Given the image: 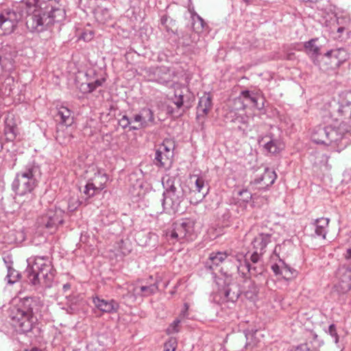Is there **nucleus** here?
<instances>
[{"label": "nucleus", "instance_id": "obj_1", "mask_svg": "<svg viewBox=\"0 0 351 351\" xmlns=\"http://www.w3.org/2000/svg\"><path fill=\"white\" fill-rule=\"evenodd\" d=\"M36 301L32 298H24L12 306L10 317L13 326L20 332H32L38 325V319L34 315Z\"/></svg>", "mask_w": 351, "mask_h": 351}, {"label": "nucleus", "instance_id": "obj_3", "mask_svg": "<svg viewBox=\"0 0 351 351\" xmlns=\"http://www.w3.org/2000/svg\"><path fill=\"white\" fill-rule=\"evenodd\" d=\"M351 134V125L342 122L338 127L331 125H319L315 127L311 133V138L317 144L330 145L337 144Z\"/></svg>", "mask_w": 351, "mask_h": 351}, {"label": "nucleus", "instance_id": "obj_25", "mask_svg": "<svg viewBox=\"0 0 351 351\" xmlns=\"http://www.w3.org/2000/svg\"><path fill=\"white\" fill-rule=\"evenodd\" d=\"M265 149L272 154L278 153L284 148L283 143L278 138H271L267 141L264 145Z\"/></svg>", "mask_w": 351, "mask_h": 351}, {"label": "nucleus", "instance_id": "obj_45", "mask_svg": "<svg viewBox=\"0 0 351 351\" xmlns=\"http://www.w3.org/2000/svg\"><path fill=\"white\" fill-rule=\"evenodd\" d=\"M66 311L69 314H74L79 311V307L76 304H71L67 307Z\"/></svg>", "mask_w": 351, "mask_h": 351}, {"label": "nucleus", "instance_id": "obj_29", "mask_svg": "<svg viewBox=\"0 0 351 351\" xmlns=\"http://www.w3.org/2000/svg\"><path fill=\"white\" fill-rule=\"evenodd\" d=\"M241 95L247 101H250L254 107L258 109H261L263 107V104L260 106L258 103V98L256 96L252 95L249 90H243L241 92Z\"/></svg>", "mask_w": 351, "mask_h": 351}, {"label": "nucleus", "instance_id": "obj_4", "mask_svg": "<svg viewBox=\"0 0 351 351\" xmlns=\"http://www.w3.org/2000/svg\"><path fill=\"white\" fill-rule=\"evenodd\" d=\"M162 186L165 191L160 213L165 210L179 212L180 204L184 198V190L180 180L176 177L165 176L162 178Z\"/></svg>", "mask_w": 351, "mask_h": 351}, {"label": "nucleus", "instance_id": "obj_31", "mask_svg": "<svg viewBox=\"0 0 351 351\" xmlns=\"http://www.w3.org/2000/svg\"><path fill=\"white\" fill-rule=\"evenodd\" d=\"M19 273L10 266L8 267L6 280L9 284H14L19 278Z\"/></svg>", "mask_w": 351, "mask_h": 351}, {"label": "nucleus", "instance_id": "obj_33", "mask_svg": "<svg viewBox=\"0 0 351 351\" xmlns=\"http://www.w3.org/2000/svg\"><path fill=\"white\" fill-rule=\"evenodd\" d=\"M173 101L174 104L176 106L178 109L181 108L182 106L185 108V109H189L190 106H184L183 95L181 93L178 94L175 93L174 98L173 99Z\"/></svg>", "mask_w": 351, "mask_h": 351}, {"label": "nucleus", "instance_id": "obj_36", "mask_svg": "<svg viewBox=\"0 0 351 351\" xmlns=\"http://www.w3.org/2000/svg\"><path fill=\"white\" fill-rule=\"evenodd\" d=\"M202 191H206V194L208 192V189L205 185V180L204 178L202 180V184H199L197 186H191L190 194L193 195V192L200 193Z\"/></svg>", "mask_w": 351, "mask_h": 351}, {"label": "nucleus", "instance_id": "obj_18", "mask_svg": "<svg viewBox=\"0 0 351 351\" xmlns=\"http://www.w3.org/2000/svg\"><path fill=\"white\" fill-rule=\"evenodd\" d=\"M155 74L156 75V81L162 84H167L174 76L173 73L166 66L156 68Z\"/></svg>", "mask_w": 351, "mask_h": 351}, {"label": "nucleus", "instance_id": "obj_19", "mask_svg": "<svg viewBox=\"0 0 351 351\" xmlns=\"http://www.w3.org/2000/svg\"><path fill=\"white\" fill-rule=\"evenodd\" d=\"M228 254L226 252H213L210 254L208 260L206 261V266L213 269L223 263L227 258Z\"/></svg>", "mask_w": 351, "mask_h": 351}, {"label": "nucleus", "instance_id": "obj_20", "mask_svg": "<svg viewBox=\"0 0 351 351\" xmlns=\"http://www.w3.org/2000/svg\"><path fill=\"white\" fill-rule=\"evenodd\" d=\"M270 242L271 235L269 234L261 233L254 239L252 245L255 250L264 253L265 248Z\"/></svg>", "mask_w": 351, "mask_h": 351}, {"label": "nucleus", "instance_id": "obj_28", "mask_svg": "<svg viewBox=\"0 0 351 351\" xmlns=\"http://www.w3.org/2000/svg\"><path fill=\"white\" fill-rule=\"evenodd\" d=\"M97 19L103 23L108 22L111 19L110 10L108 8H102L96 12Z\"/></svg>", "mask_w": 351, "mask_h": 351}, {"label": "nucleus", "instance_id": "obj_51", "mask_svg": "<svg viewBox=\"0 0 351 351\" xmlns=\"http://www.w3.org/2000/svg\"><path fill=\"white\" fill-rule=\"evenodd\" d=\"M121 252L123 254L126 255L130 252V249L129 248H124L121 246H120Z\"/></svg>", "mask_w": 351, "mask_h": 351}, {"label": "nucleus", "instance_id": "obj_42", "mask_svg": "<svg viewBox=\"0 0 351 351\" xmlns=\"http://www.w3.org/2000/svg\"><path fill=\"white\" fill-rule=\"evenodd\" d=\"M132 123V121L129 119V117L126 115H123L121 119L119 121V124L120 126H121L123 128H128L130 123Z\"/></svg>", "mask_w": 351, "mask_h": 351}, {"label": "nucleus", "instance_id": "obj_26", "mask_svg": "<svg viewBox=\"0 0 351 351\" xmlns=\"http://www.w3.org/2000/svg\"><path fill=\"white\" fill-rule=\"evenodd\" d=\"M191 19L193 30L197 33L202 32L206 25L204 19L195 12L191 13Z\"/></svg>", "mask_w": 351, "mask_h": 351}, {"label": "nucleus", "instance_id": "obj_43", "mask_svg": "<svg viewBox=\"0 0 351 351\" xmlns=\"http://www.w3.org/2000/svg\"><path fill=\"white\" fill-rule=\"evenodd\" d=\"M80 203L77 199H75L73 198L70 199L68 204V209L70 212H73L77 209Z\"/></svg>", "mask_w": 351, "mask_h": 351}, {"label": "nucleus", "instance_id": "obj_11", "mask_svg": "<svg viewBox=\"0 0 351 351\" xmlns=\"http://www.w3.org/2000/svg\"><path fill=\"white\" fill-rule=\"evenodd\" d=\"M133 121L138 123V126H131L130 130L146 128L155 124V119L152 110L147 108H142L138 113L133 117Z\"/></svg>", "mask_w": 351, "mask_h": 351}, {"label": "nucleus", "instance_id": "obj_55", "mask_svg": "<svg viewBox=\"0 0 351 351\" xmlns=\"http://www.w3.org/2000/svg\"><path fill=\"white\" fill-rule=\"evenodd\" d=\"M24 351H42V350H39V349H38V348H32V349H31V350H25Z\"/></svg>", "mask_w": 351, "mask_h": 351}, {"label": "nucleus", "instance_id": "obj_34", "mask_svg": "<svg viewBox=\"0 0 351 351\" xmlns=\"http://www.w3.org/2000/svg\"><path fill=\"white\" fill-rule=\"evenodd\" d=\"M295 270L292 269L289 265L285 264L283 261L281 262V272L282 276L285 278H289L293 274Z\"/></svg>", "mask_w": 351, "mask_h": 351}, {"label": "nucleus", "instance_id": "obj_9", "mask_svg": "<svg viewBox=\"0 0 351 351\" xmlns=\"http://www.w3.org/2000/svg\"><path fill=\"white\" fill-rule=\"evenodd\" d=\"M64 214V212L61 208H51L39 218L38 223L40 226L45 227L52 232L58 225L63 223Z\"/></svg>", "mask_w": 351, "mask_h": 351}, {"label": "nucleus", "instance_id": "obj_53", "mask_svg": "<svg viewBox=\"0 0 351 351\" xmlns=\"http://www.w3.org/2000/svg\"><path fill=\"white\" fill-rule=\"evenodd\" d=\"M70 288H71V285H70L69 283H66V284H64V285H63V287H62L63 291H64V292H66L68 290H69V289H70Z\"/></svg>", "mask_w": 351, "mask_h": 351}, {"label": "nucleus", "instance_id": "obj_5", "mask_svg": "<svg viewBox=\"0 0 351 351\" xmlns=\"http://www.w3.org/2000/svg\"><path fill=\"white\" fill-rule=\"evenodd\" d=\"M38 168L33 165H28L16 173L12 184V190L16 195L23 196L30 194L38 184L36 178Z\"/></svg>", "mask_w": 351, "mask_h": 351}, {"label": "nucleus", "instance_id": "obj_8", "mask_svg": "<svg viewBox=\"0 0 351 351\" xmlns=\"http://www.w3.org/2000/svg\"><path fill=\"white\" fill-rule=\"evenodd\" d=\"M348 59V53L343 48L327 51L322 58L320 67L324 71H335Z\"/></svg>", "mask_w": 351, "mask_h": 351}, {"label": "nucleus", "instance_id": "obj_58", "mask_svg": "<svg viewBox=\"0 0 351 351\" xmlns=\"http://www.w3.org/2000/svg\"><path fill=\"white\" fill-rule=\"evenodd\" d=\"M121 245H126V243H124V241H121Z\"/></svg>", "mask_w": 351, "mask_h": 351}, {"label": "nucleus", "instance_id": "obj_40", "mask_svg": "<svg viewBox=\"0 0 351 351\" xmlns=\"http://www.w3.org/2000/svg\"><path fill=\"white\" fill-rule=\"evenodd\" d=\"M240 199L244 202H248L252 199V193L247 190H242L239 193Z\"/></svg>", "mask_w": 351, "mask_h": 351}, {"label": "nucleus", "instance_id": "obj_21", "mask_svg": "<svg viewBox=\"0 0 351 351\" xmlns=\"http://www.w3.org/2000/svg\"><path fill=\"white\" fill-rule=\"evenodd\" d=\"M57 117L60 118V123L65 126H70L73 123V112L67 107L60 106Z\"/></svg>", "mask_w": 351, "mask_h": 351}, {"label": "nucleus", "instance_id": "obj_17", "mask_svg": "<svg viewBox=\"0 0 351 351\" xmlns=\"http://www.w3.org/2000/svg\"><path fill=\"white\" fill-rule=\"evenodd\" d=\"M329 221L330 219L328 218L324 217H321L314 220L313 225L315 228V234L316 236L320 237L324 239H326Z\"/></svg>", "mask_w": 351, "mask_h": 351}, {"label": "nucleus", "instance_id": "obj_50", "mask_svg": "<svg viewBox=\"0 0 351 351\" xmlns=\"http://www.w3.org/2000/svg\"><path fill=\"white\" fill-rule=\"evenodd\" d=\"M344 257L347 261H351V248H348L344 254Z\"/></svg>", "mask_w": 351, "mask_h": 351}, {"label": "nucleus", "instance_id": "obj_57", "mask_svg": "<svg viewBox=\"0 0 351 351\" xmlns=\"http://www.w3.org/2000/svg\"><path fill=\"white\" fill-rule=\"evenodd\" d=\"M245 2H247V3H249L252 0H243Z\"/></svg>", "mask_w": 351, "mask_h": 351}, {"label": "nucleus", "instance_id": "obj_13", "mask_svg": "<svg viewBox=\"0 0 351 351\" xmlns=\"http://www.w3.org/2000/svg\"><path fill=\"white\" fill-rule=\"evenodd\" d=\"M93 302L103 313H114L119 308V303L114 300H107L96 296L93 298Z\"/></svg>", "mask_w": 351, "mask_h": 351}, {"label": "nucleus", "instance_id": "obj_44", "mask_svg": "<svg viewBox=\"0 0 351 351\" xmlns=\"http://www.w3.org/2000/svg\"><path fill=\"white\" fill-rule=\"evenodd\" d=\"M203 178L197 176L196 175H193L191 177V182H194V185L191 186H197L199 184H202V180Z\"/></svg>", "mask_w": 351, "mask_h": 351}, {"label": "nucleus", "instance_id": "obj_54", "mask_svg": "<svg viewBox=\"0 0 351 351\" xmlns=\"http://www.w3.org/2000/svg\"><path fill=\"white\" fill-rule=\"evenodd\" d=\"M344 29H345V27H343V26H341V27L337 28V31L338 33L341 34V33H342L344 31Z\"/></svg>", "mask_w": 351, "mask_h": 351}, {"label": "nucleus", "instance_id": "obj_41", "mask_svg": "<svg viewBox=\"0 0 351 351\" xmlns=\"http://www.w3.org/2000/svg\"><path fill=\"white\" fill-rule=\"evenodd\" d=\"M167 143H162L157 149L158 151H161V152H163L164 154L167 155L168 153L170 154V157H173V152L171 151V148L167 145Z\"/></svg>", "mask_w": 351, "mask_h": 351}, {"label": "nucleus", "instance_id": "obj_48", "mask_svg": "<svg viewBox=\"0 0 351 351\" xmlns=\"http://www.w3.org/2000/svg\"><path fill=\"white\" fill-rule=\"evenodd\" d=\"M189 309V305L185 303L184 305V309L181 311L180 314V317L182 318V317H187V311Z\"/></svg>", "mask_w": 351, "mask_h": 351}, {"label": "nucleus", "instance_id": "obj_49", "mask_svg": "<svg viewBox=\"0 0 351 351\" xmlns=\"http://www.w3.org/2000/svg\"><path fill=\"white\" fill-rule=\"evenodd\" d=\"M82 38L86 41L90 40L93 38V34L91 32L88 33L85 32L82 34Z\"/></svg>", "mask_w": 351, "mask_h": 351}, {"label": "nucleus", "instance_id": "obj_32", "mask_svg": "<svg viewBox=\"0 0 351 351\" xmlns=\"http://www.w3.org/2000/svg\"><path fill=\"white\" fill-rule=\"evenodd\" d=\"M190 195V202L192 204H197L198 203L202 202L206 195V191H202L200 193L193 192V195Z\"/></svg>", "mask_w": 351, "mask_h": 351}, {"label": "nucleus", "instance_id": "obj_47", "mask_svg": "<svg viewBox=\"0 0 351 351\" xmlns=\"http://www.w3.org/2000/svg\"><path fill=\"white\" fill-rule=\"evenodd\" d=\"M168 21H169V18L166 15L162 16L160 19V24L167 29V31H169L168 25H167Z\"/></svg>", "mask_w": 351, "mask_h": 351}, {"label": "nucleus", "instance_id": "obj_22", "mask_svg": "<svg viewBox=\"0 0 351 351\" xmlns=\"http://www.w3.org/2000/svg\"><path fill=\"white\" fill-rule=\"evenodd\" d=\"M224 300L234 303L239 297L240 291L235 284L228 285L223 291Z\"/></svg>", "mask_w": 351, "mask_h": 351}, {"label": "nucleus", "instance_id": "obj_30", "mask_svg": "<svg viewBox=\"0 0 351 351\" xmlns=\"http://www.w3.org/2000/svg\"><path fill=\"white\" fill-rule=\"evenodd\" d=\"M264 253L254 250V252L251 254L250 256V261L252 266H259L261 265V267L263 268V254Z\"/></svg>", "mask_w": 351, "mask_h": 351}, {"label": "nucleus", "instance_id": "obj_10", "mask_svg": "<svg viewBox=\"0 0 351 351\" xmlns=\"http://www.w3.org/2000/svg\"><path fill=\"white\" fill-rule=\"evenodd\" d=\"M19 20L18 14L12 10H5L0 14V29L3 34H9L13 32Z\"/></svg>", "mask_w": 351, "mask_h": 351}, {"label": "nucleus", "instance_id": "obj_46", "mask_svg": "<svg viewBox=\"0 0 351 351\" xmlns=\"http://www.w3.org/2000/svg\"><path fill=\"white\" fill-rule=\"evenodd\" d=\"M281 262H282V261H280V264H274V265L271 266V269H272L273 272H274L276 275H281V276H282V272H281Z\"/></svg>", "mask_w": 351, "mask_h": 351}, {"label": "nucleus", "instance_id": "obj_23", "mask_svg": "<svg viewBox=\"0 0 351 351\" xmlns=\"http://www.w3.org/2000/svg\"><path fill=\"white\" fill-rule=\"evenodd\" d=\"M171 158L169 153L166 155L161 152V151L156 150L154 162L158 167L169 168L171 164Z\"/></svg>", "mask_w": 351, "mask_h": 351}, {"label": "nucleus", "instance_id": "obj_14", "mask_svg": "<svg viewBox=\"0 0 351 351\" xmlns=\"http://www.w3.org/2000/svg\"><path fill=\"white\" fill-rule=\"evenodd\" d=\"M241 256L243 259L241 260L239 258H237L239 263L237 267L238 271L243 276H245L247 274H250L252 275H257L263 272V268L261 267V265L259 266H252V265L250 263V262H249L245 256Z\"/></svg>", "mask_w": 351, "mask_h": 351}, {"label": "nucleus", "instance_id": "obj_56", "mask_svg": "<svg viewBox=\"0 0 351 351\" xmlns=\"http://www.w3.org/2000/svg\"><path fill=\"white\" fill-rule=\"evenodd\" d=\"M337 20V24H338V25H341V24L342 23L340 21V20H341V19H340V18H339V17H338Z\"/></svg>", "mask_w": 351, "mask_h": 351}, {"label": "nucleus", "instance_id": "obj_52", "mask_svg": "<svg viewBox=\"0 0 351 351\" xmlns=\"http://www.w3.org/2000/svg\"><path fill=\"white\" fill-rule=\"evenodd\" d=\"M8 130H9V133H8V132H6V134H10V135H11V136H10L9 138H15V134H14V129H13V128H10L8 129Z\"/></svg>", "mask_w": 351, "mask_h": 351}, {"label": "nucleus", "instance_id": "obj_16", "mask_svg": "<svg viewBox=\"0 0 351 351\" xmlns=\"http://www.w3.org/2000/svg\"><path fill=\"white\" fill-rule=\"evenodd\" d=\"M338 287L339 291L342 293H346L351 289V268L348 267L341 272Z\"/></svg>", "mask_w": 351, "mask_h": 351}, {"label": "nucleus", "instance_id": "obj_35", "mask_svg": "<svg viewBox=\"0 0 351 351\" xmlns=\"http://www.w3.org/2000/svg\"><path fill=\"white\" fill-rule=\"evenodd\" d=\"M180 323V319L179 318L176 319L170 324V326L167 328V332L169 335L173 334L178 332L179 331V325Z\"/></svg>", "mask_w": 351, "mask_h": 351}, {"label": "nucleus", "instance_id": "obj_7", "mask_svg": "<svg viewBox=\"0 0 351 351\" xmlns=\"http://www.w3.org/2000/svg\"><path fill=\"white\" fill-rule=\"evenodd\" d=\"M87 182L83 193L88 197H93L105 187L108 177L104 170L97 167H91L86 172Z\"/></svg>", "mask_w": 351, "mask_h": 351}, {"label": "nucleus", "instance_id": "obj_39", "mask_svg": "<svg viewBox=\"0 0 351 351\" xmlns=\"http://www.w3.org/2000/svg\"><path fill=\"white\" fill-rule=\"evenodd\" d=\"M104 82V79H101V80H96L93 82H88L87 84V86L88 88V92L93 91L97 87L101 86V84Z\"/></svg>", "mask_w": 351, "mask_h": 351}, {"label": "nucleus", "instance_id": "obj_27", "mask_svg": "<svg viewBox=\"0 0 351 351\" xmlns=\"http://www.w3.org/2000/svg\"><path fill=\"white\" fill-rule=\"evenodd\" d=\"M317 40V38H313L304 43V47L306 53L312 56H317L319 54L320 48L315 45Z\"/></svg>", "mask_w": 351, "mask_h": 351}, {"label": "nucleus", "instance_id": "obj_6", "mask_svg": "<svg viewBox=\"0 0 351 351\" xmlns=\"http://www.w3.org/2000/svg\"><path fill=\"white\" fill-rule=\"evenodd\" d=\"M195 224V221L191 219L177 221L167 230L166 237L173 243L193 241L197 237Z\"/></svg>", "mask_w": 351, "mask_h": 351}, {"label": "nucleus", "instance_id": "obj_37", "mask_svg": "<svg viewBox=\"0 0 351 351\" xmlns=\"http://www.w3.org/2000/svg\"><path fill=\"white\" fill-rule=\"evenodd\" d=\"M327 332L333 338L335 343L339 342V335L337 330V327L335 324H330L328 327Z\"/></svg>", "mask_w": 351, "mask_h": 351}, {"label": "nucleus", "instance_id": "obj_15", "mask_svg": "<svg viewBox=\"0 0 351 351\" xmlns=\"http://www.w3.org/2000/svg\"><path fill=\"white\" fill-rule=\"evenodd\" d=\"M212 97L209 93H204L199 100L197 107V118L206 116L212 108Z\"/></svg>", "mask_w": 351, "mask_h": 351}, {"label": "nucleus", "instance_id": "obj_12", "mask_svg": "<svg viewBox=\"0 0 351 351\" xmlns=\"http://www.w3.org/2000/svg\"><path fill=\"white\" fill-rule=\"evenodd\" d=\"M276 174L274 170L269 168L265 169L264 172L250 182L252 188L258 189H266L274 184L276 179Z\"/></svg>", "mask_w": 351, "mask_h": 351}, {"label": "nucleus", "instance_id": "obj_24", "mask_svg": "<svg viewBox=\"0 0 351 351\" xmlns=\"http://www.w3.org/2000/svg\"><path fill=\"white\" fill-rule=\"evenodd\" d=\"M158 289V287L156 285H150L148 286H136L133 292L136 295L141 297H147L154 294Z\"/></svg>", "mask_w": 351, "mask_h": 351}, {"label": "nucleus", "instance_id": "obj_2", "mask_svg": "<svg viewBox=\"0 0 351 351\" xmlns=\"http://www.w3.org/2000/svg\"><path fill=\"white\" fill-rule=\"evenodd\" d=\"M26 274L30 284L51 287L56 271L51 259L46 256H35L27 259Z\"/></svg>", "mask_w": 351, "mask_h": 351}, {"label": "nucleus", "instance_id": "obj_38", "mask_svg": "<svg viewBox=\"0 0 351 351\" xmlns=\"http://www.w3.org/2000/svg\"><path fill=\"white\" fill-rule=\"evenodd\" d=\"M177 346L176 339H170L165 343L164 351H175Z\"/></svg>", "mask_w": 351, "mask_h": 351}]
</instances>
